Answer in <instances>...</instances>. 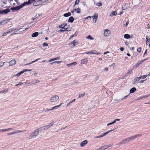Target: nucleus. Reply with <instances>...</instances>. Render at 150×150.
<instances>
[{
	"label": "nucleus",
	"mask_w": 150,
	"mask_h": 150,
	"mask_svg": "<svg viewBox=\"0 0 150 150\" xmlns=\"http://www.w3.org/2000/svg\"><path fill=\"white\" fill-rule=\"evenodd\" d=\"M30 4L29 3V2L28 1V2H24L23 4L21 5V8H22L25 5H27L28 4Z\"/></svg>",
	"instance_id": "obj_23"
},
{
	"label": "nucleus",
	"mask_w": 150,
	"mask_h": 150,
	"mask_svg": "<svg viewBox=\"0 0 150 150\" xmlns=\"http://www.w3.org/2000/svg\"><path fill=\"white\" fill-rule=\"evenodd\" d=\"M74 18L73 17L71 16L69 18L68 22H69L72 23L74 21Z\"/></svg>",
	"instance_id": "obj_29"
},
{
	"label": "nucleus",
	"mask_w": 150,
	"mask_h": 150,
	"mask_svg": "<svg viewBox=\"0 0 150 150\" xmlns=\"http://www.w3.org/2000/svg\"><path fill=\"white\" fill-rule=\"evenodd\" d=\"M147 77V76L146 75H144L142 76H140V77H139V78L140 79H144L146 78Z\"/></svg>",
	"instance_id": "obj_38"
},
{
	"label": "nucleus",
	"mask_w": 150,
	"mask_h": 150,
	"mask_svg": "<svg viewBox=\"0 0 150 150\" xmlns=\"http://www.w3.org/2000/svg\"><path fill=\"white\" fill-rule=\"evenodd\" d=\"M71 15V13L70 12H68V13H66L64 14V16L66 17L70 16Z\"/></svg>",
	"instance_id": "obj_36"
},
{
	"label": "nucleus",
	"mask_w": 150,
	"mask_h": 150,
	"mask_svg": "<svg viewBox=\"0 0 150 150\" xmlns=\"http://www.w3.org/2000/svg\"><path fill=\"white\" fill-rule=\"evenodd\" d=\"M75 100V99H74L72 101L70 102L68 104H67V106H69V105H70V104L74 102Z\"/></svg>",
	"instance_id": "obj_43"
},
{
	"label": "nucleus",
	"mask_w": 150,
	"mask_h": 150,
	"mask_svg": "<svg viewBox=\"0 0 150 150\" xmlns=\"http://www.w3.org/2000/svg\"><path fill=\"white\" fill-rule=\"evenodd\" d=\"M147 49H146L145 50V52L144 53V56L145 54H146L147 53Z\"/></svg>",
	"instance_id": "obj_62"
},
{
	"label": "nucleus",
	"mask_w": 150,
	"mask_h": 150,
	"mask_svg": "<svg viewBox=\"0 0 150 150\" xmlns=\"http://www.w3.org/2000/svg\"><path fill=\"white\" fill-rule=\"evenodd\" d=\"M129 142V139L128 138H127L126 139L122 140L121 142H120L119 144H121L122 143L128 142Z\"/></svg>",
	"instance_id": "obj_14"
},
{
	"label": "nucleus",
	"mask_w": 150,
	"mask_h": 150,
	"mask_svg": "<svg viewBox=\"0 0 150 150\" xmlns=\"http://www.w3.org/2000/svg\"><path fill=\"white\" fill-rule=\"evenodd\" d=\"M43 127L46 128V129L49 128H50L49 127V126L48 125H46L44 126Z\"/></svg>",
	"instance_id": "obj_59"
},
{
	"label": "nucleus",
	"mask_w": 150,
	"mask_h": 150,
	"mask_svg": "<svg viewBox=\"0 0 150 150\" xmlns=\"http://www.w3.org/2000/svg\"><path fill=\"white\" fill-rule=\"evenodd\" d=\"M91 18V16H88L86 17L85 18H84V20H86V19H88L89 18Z\"/></svg>",
	"instance_id": "obj_60"
},
{
	"label": "nucleus",
	"mask_w": 150,
	"mask_h": 150,
	"mask_svg": "<svg viewBox=\"0 0 150 150\" xmlns=\"http://www.w3.org/2000/svg\"><path fill=\"white\" fill-rule=\"evenodd\" d=\"M33 63H34V62H33V61H32V62H30V63H28V64H25V65L26 66V65H30V64Z\"/></svg>",
	"instance_id": "obj_55"
},
{
	"label": "nucleus",
	"mask_w": 150,
	"mask_h": 150,
	"mask_svg": "<svg viewBox=\"0 0 150 150\" xmlns=\"http://www.w3.org/2000/svg\"><path fill=\"white\" fill-rule=\"evenodd\" d=\"M40 81L37 79H35L33 80L32 81L33 84H35L36 83H39Z\"/></svg>",
	"instance_id": "obj_22"
},
{
	"label": "nucleus",
	"mask_w": 150,
	"mask_h": 150,
	"mask_svg": "<svg viewBox=\"0 0 150 150\" xmlns=\"http://www.w3.org/2000/svg\"><path fill=\"white\" fill-rule=\"evenodd\" d=\"M142 135V134H137V135H135V136H136V138H137V137H138L139 136H141Z\"/></svg>",
	"instance_id": "obj_52"
},
{
	"label": "nucleus",
	"mask_w": 150,
	"mask_h": 150,
	"mask_svg": "<svg viewBox=\"0 0 150 150\" xmlns=\"http://www.w3.org/2000/svg\"><path fill=\"white\" fill-rule=\"evenodd\" d=\"M75 62L71 63L70 64H67V66L68 67H69L71 65H74V64H75Z\"/></svg>",
	"instance_id": "obj_44"
},
{
	"label": "nucleus",
	"mask_w": 150,
	"mask_h": 150,
	"mask_svg": "<svg viewBox=\"0 0 150 150\" xmlns=\"http://www.w3.org/2000/svg\"><path fill=\"white\" fill-rule=\"evenodd\" d=\"M98 14L97 13H95L94 15L92 16L93 18V21L94 23H96L97 21V18H98Z\"/></svg>",
	"instance_id": "obj_9"
},
{
	"label": "nucleus",
	"mask_w": 150,
	"mask_h": 150,
	"mask_svg": "<svg viewBox=\"0 0 150 150\" xmlns=\"http://www.w3.org/2000/svg\"><path fill=\"white\" fill-rule=\"evenodd\" d=\"M97 5L99 6H100L102 5V4L101 3V2L98 3L96 4Z\"/></svg>",
	"instance_id": "obj_47"
},
{
	"label": "nucleus",
	"mask_w": 150,
	"mask_h": 150,
	"mask_svg": "<svg viewBox=\"0 0 150 150\" xmlns=\"http://www.w3.org/2000/svg\"><path fill=\"white\" fill-rule=\"evenodd\" d=\"M129 6V5L128 4H125L122 6V10L126 9Z\"/></svg>",
	"instance_id": "obj_17"
},
{
	"label": "nucleus",
	"mask_w": 150,
	"mask_h": 150,
	"mask_svg": "<svg viewBox=\"0 0 150 150\" xmlns=\"http://www.w3.org/2000/svg\"><path fill=\"white\" fill-rule=\"evenodd\" d=\"M67 24H61V25H60L59 26V27L60 28H64V27L65 26H66V25Z\"/></svg>",
	"instance_id": "obj_42"
},
{
	"label": "nucleus",
	"mask_w": 150,
	"mask_h": 150,
	"mask_svg": "<svg viewBox=\"0 0 150 150\" xmlns=\"http://www.w3.org/2000/svg\"><path fill=\"white\" fill-rule=\"evenodd\" d=\"M111 32L108 29H105L104 30V35L105 37H109L110 35Z\"/></svg>",
	"instance_id": "obj_4"
},
{
	"label": "nucleus",
	"mask_w": 150,
	"mask_h": 150,
	"mask_svg": "<svg viewBox=\"0 0 150 150\" xmlns=\"http://www.w3.org/2000/svg\"><path fill=\"white\" fill-rule=\"evenodd\" d=\"M129 24V22L128 21H127L125 24V26L126 27H127L128 25Z\"/></svg>",
	"instance_id": "obj_64"
},
{
	"label": "nucleus",
	"mask_w": 150,
	"mask_h": 150,
	"mask_svg": "<svg viewBox=\"0 0 150 150\" xmlns=\"http://www.w3.org/2000/svg\"><path fill=\"white\" fill-rule=\"evenodd\" d=\"M24 131H25L24 130H23V131H21V130H15V131H14L13 132L10 133H7V134L8 135H12L13 134H15L16 133H20L21 132H23Z\"/></svg>",
	"instance_id": "obj_6"
},
{
	"label": "nucleus",
	"mask_w": 150,
	"mask_h": 150,
	"mask_svg": "<svg viewBox=\"0 0 150 150\" xmlns=\"http://www.w3.org/2000/svg\"><path fill=\"white\" fill-rule=\"evenodd\" d=\"M86 38L87 39H89L91 40H94V38H93L91 35H88V36L86 37Z\"/></svg>",
	"instance_id": "obj_30"
},
{
	"label": "nucleus",
	"mask_w": 150,
	"mask_h": 150,
	"mask_svg": "<svg viewBox=\"0 0 150 150\" xmlns=\"http://www.w3.org/2000/svg\"><path fill=\"white\" fill-rule=\"evenodd\" d=\"M76 11L77 13H79L81 12V10L79 8L76 9Z\"/></svg>",
	"instance_id": "obj_39"
},
{
	"label": "nucleus",
	"mask_w": 150,
	"mask_h": 150,
	"mask_svg": "<svg viewBox=\"0 0 150 150\" xmlns=\"http://www.w3.org/2000/svg\"><path fill=\"white\" fill-rule=\"evenodd\" d=\"M113 130H109L107 131V132L103 133L101 135L99 136H97L95 137V138H100L101 137H103L105 136V135H106L107 134H108L109 132H111Z\"/></svg>",
	"instance_id": "obj_7"
},
{
	"label": "nucleus",
	"mask_w": 150,
	"mask_h": 150,
	"mask_svg": "<svg viewBox=\"0 0 150 150\" xmlns=\"http://www.w3.org/2000/svg\"><path fill=\"white\" fill-rule=\"evenodd\" d=\"M147 96V95H146V96H142L141 97L139 98H138L136 100H139L140 99H143V98H146L147 97H148V96Z\"/></svg>",
	"instance_id": "obj_37"
},
{
	"label": "nucleus",
	"mask_w": 150,
	"mask_h": 150,
	"mask_svg": "<svg viewBox=\"0 0 150 150\" xmlns=\"http://www.w3.org/2000/svg\"><path fill=\"white\" fill-rule=\"evenodd\" d=\"M75 42V40H73V42H72L70 43L69 44V46L71 47H73L74 46Z\"/></svg>",
	"instance_id": "obj_20"
},
{
	"label": "nucleus",
	"mask_w": 150,
	"mask_h": 150,
	"mask_svg": "<svg viewBox=\"0 0 150 150\" xmlns=\"http://www.w3.org/2000/svg\"><path fill=\"white\" fill-rule=\"evenodd\" d=\"M65 31V29H64V28L61 29L59 30L60 32H63Z\"/></svg>",
	"instance_id": "obj_61"
},
{
	"label": "nucleus",
	"mask_w": 150,
	"mask_h": 150,
	"mask_svg": "<svg viewBox=\"0 0 150 150\" xmlns=\"http://www.w3.org/2000/svg\"><path fill=\"white\" fill-rule=\"evenodd\" d=\"M131 138L132 139V140H134V139H135L136 138V137L135 135V136H133L131 137Z\"/></svg>",
	"instance_id": "obj_56"
},
{
	"label": "nucleus",
	"mask_w": 150,
	"mask_h": 150,
	"mask_svg": "<svg viewBox=\"0 0 150 150\" xmlns=\"http://www.w3.org/2000/svg\"><path fill=\"white\" fill-rule=\"evenodd\" d=\"M4 64V63L2 62H0V67L2 66Z\"/></svg>",
	"instance_id": "obj_51"
},
{
	"label": "nucleus",
	"mask_w": 150,
	"mask_h": 150,
	"mask_svg": "<svg viewBox=\"0 0 150 150\" xmlns=\"http://www.w3.org/2000/svg\"><path fill=\"white\" fill-rule=\"evenodd\" d=\"M22 8L21 5L17 6L16 7H14L11 8V9L13 10H15L16 11L19 10L20 9Z\"/></svg>",
	"instance_id": "obj_13"
},
{
	"label": "nucleus",
	"mask_w": 150,
	"mask_h": 150,
	"mask_svg": "<svg viewBox=\"0 0 150 150\" xmlns=\"http://www.w3.org/2000/svg\"><path fill=\"white\" fill-rule=\"evenodd\" d=\"M110 146V145H104L100 147L99 149L97 150H104L108 149V147Z\"/></svg>",
	"instance_id": "obj_10"
},
{
	"label": "nucleus",
	"mask_w": 150,
	"mask_h": 150,
	"mask_svg": "<svg viewBox=\"0 0 150 150\" xmlns=\"http://www.w3.org/2000/svg\"><path fill=\"white\" fill-rule=\"evenodd\" d=\"M124 37L125 38L128 39L130 38V36L129 34H127L124 35Z\"/></svg>",
	"instance_id": "obj_32"
},
{
	"label": "nucleus",
	"mask_w": 150,
	"mask_h": 150,
	"mask_svg": "<svg viewBox=\"0 0 150 150\" xmlns=\"http://www.w3.org/2000/svg\"><path fill=\"white\" fill-rule=\"evenodd\" d=\"M16 63L15 60H13L10 61L9 62V64L10 66L14 65Z\"/></svg>",
	"instance_id": "obj_15"
},
{
	"label": "nucleus",
	"mask_w": 150,
	"mask_h": 150,
	"mask_svg": "<svg viewBox=\"0 0 150 150\" xmlns=\"http://www.w3.org/2000/svg\"><path fill=\"white\" fill-rule=\"evenodd\" d=\"M141 63V61H139L138 62V63L136 64H135V65H134L133 66V68L134 69V68H135L137 67H139V64Z\"/></svg>",
	"instance_id": "obj_21"
},
{
	"label": "nucleus",
	"mask_w": 150,
	"mask_h": 150,
	"mask_svg": "<svg viewBox=\"0 0 150 150\" xmlns=\"http://www.w3.org/2000/svg\"><path fill=\"white\" fill-rule=\"evenodd\" d=\"M7 91H8V90L7 89H5L1 91V93H7Z\"/></svg>",
	"instance_id": "obj_40"
},
{
	"label": "nucleus",
	"mask_w": 150,
	"mask_h": 150,
	"mask_svg": "<svg viewBox=\"0 0 150 150\" xmlns=\"http://www.w3.org/2000/svg\"><path fill=\"white\" fill-rule=\"evenodd\" d=\"M88 62V60L87 58L83 59L81 60V64H86Z\"/></svg>",
	"instance_id": "obj_12"
},
{
	"label": "nucleus",
	"mask_w": 150,
	"mask_h": 150,
	"mask_svg": "<svg viewBox=\"0 0 150 150\" xmlns=\"http://www.w3.org/2000/svg\"><path fill=\"white\" fill-rule=\"evenodd\" d=\"M38 35V32H35L32 34V35L31 36L32 37H35L37 36Z\"/></svg>",
	"instance_id": "obj_28"
},
{
	"label": "nucleus",
	"mask_w": 150,
	"mask_h": 150,
	"mask_svg": "<svg viewBox=\"0 0 150 150\" xmlns=\"http://www.w3.org/2000/svg\"><path fill=\"white\" fill-rule=\"evenodd\" d=\"M42 128V127H40L39 129H36L33 132V134H31L30 135L29 137V139H30L34 137H36L39 134V129H40V131H41L42 130V129H40Z\"/></svg>",
	"instance_id": "obj_1"
},
{
	"label": "nucleus",
	"mask_w": 150,
	"mask_h": 150,
	"mask_svg": "<svg viewBox=\"0 0 150 150\" xmlns=\"http://www.w3.org/2000/svg\"><path fill=\"white\" fill-rule=\"evenodd\" d=\"M48 0H38L37 2L35 1L33 4V5L34 6H36L39 5H40L43 4L44 2L47 1Z\"/></svg>",
	"instance_id": "obj_2"
},
{
	"label": "nucleus",
	"mask_w": 150,
	"mask_h": 150,
	"mask_svg": "<svg viewBox=\"0 0 150 150\" xmlns=\"http://www.w3.org/2000/svg\"><path fill=\"white\" fill-rule=\"evenodd\" d=\"M6 131V129H0V132H4Z\"/></svg>",
	"instance_id": "obj_53"
},
{
	"label": "nucleus",
	"mask_w": 150,
	"mask_h": 150,
	"mask_svg": "<svg viewBox=\"0 0 150 150\" xmlns=\"http://www.w3.org/2000/svg\"><path fill=\"white\" fill-rule=\"evenodd\" d=\"M16 30V29H10L7 30L6 32H7V33H8H8H11L13 30Z\"/></svg>",
	"instance_id": "obj_35"
},
{
	"label": "nucleus",
	"mask_w": 150,
	"mask_h": 150,
	"mask_svg": "<svg viewBox=\"0 0 150 150\" xmlns=\"http://www.w3.org/2000/svg\"><path fill=\"white\" fill-rule=\"evenodd\" d=\"M64 29H65V30L67 31H69L71 30V28H64Z\"/></svg>",
	"instance_id": "obj_49"
},
{
	"label": "nucleus",
	"mask_w": 150,
	"mask_h": 150,
	"mask_svg": "<svg viewBox=\"0 0 150 150\" xmlns=\"http://www.w3.org/2000/svg\"><path fill=\"white\" fill-rule=\"evenodd\" d=\"M31 71V70L25 69L24 70L18 73L15 75L14 76H20L21 74L23 73L25 71Z\"/></svg>",
	"instance_id": "obj_11"
},
{
	"label": "nucleus",
	"mask_w": 150,
	"mask_h": 150,
	"mask_svg": "<svg viewBox=\"0 0 150 150\" xmlns=\"http://www.w3.org/2000/svg\"><path fill=\"white\" fill-rule=\"evenodd\" d=\"M88 143V141L87 140H85L81 142L80 144V146L81 147L84 146L86 144Z\"/></svg>",
	"instance_id": "obj_16"
},
{
	"label": "nucleus",
	"mask_w": 150,
	"mask_h": 150,
	"mask_svg": "<svg viewBox=\"0 0 150 150\" xmlns=\"http://www.w3.org/2000/svg\"><path fill=\"white\" fill-rule=\"evenodd\" d=\"M132 72V69H129L128 70V71L126 74L125 76H128L129 75L131 74V73Z\"/></svg>",
	"instance_id": "obj_27"
},
{
	"label": "nucleus",
	"mask_w": 150,
	"mask_h": 150,
	"mask_svg": "<svg viewBox=\"0 0 150 150\" xmlns=\"http://www.w3.org/2000/svg\"><path fill=\"white\" fill-rule=\"evenodd\" d=\"M149 39L150 38L148 36H146V45H147V43L149 42Z\"/></svg>",
	"instance_id": "obj_31"
},
{
	"label": "nucleus",
	"mask_w": 150,
	"mask_h": 150,
	"mask_svg": "<svg viewBox=\"0 0 150 150\" xmlns=\"http://www.w3.org/2000/svg\"><path fill=\"white\" fill-rule=\"evenodd\" d=\"M113 130H109L107 131V132L103 133L101 135L99 136H97L95 137V138H100L101 137H103L105 136V135H106L107 134H108L109 132H111Z\"/></svg>",
	"instance_id": "obj_8"
},
{
	"label": "nucleus",
	"mask_w": 150,
	"mask_h": 150,
	"mask_svg": "<svg viewBox=\"0 0 150 150\" xmlns=\"http://www.w3.org/2000/svg\"><path fill=\"white\" fill-rule=\"evenodd\" d=\"M80 0H76V5L78 4Z\"/></svg>",
	"instance_id": "obj_57"
},
{
	"label": "nucleus",
	"mask_w": 150,
	"mask_h": 150,
	"mask_svg": "<svg viewBox=\"0 0 150 150\" xmlns=\"http://www.w3.org/2000/svg\"><path fill=\"white\" fill-rule=\"evenodd\" d=\"M10 11V10L9 9H6L2 11L3 14H6Z\"/></svg>",
	"instance_id": "obj_18"
},
{
	"label": "nucleus",
	"mask_w": 150,
	"mask_h": 150,
	"mask_svg": "<svg viewBox=\"0 0 150 150\" xmlns=\"http://www.w3.org/2000/svg\"><path fill=\"white\" fill-rule=\"evenodd\" d=\"M59 99V97L58 95H55L53 96L50 99L51 102H55Z\"/></svg>",
	"instance_id": "obj_3"
},
{
	"label": "nucleus",
	"mask_w": 150,
	"mask_h": 150,
	"mask_svg": "<svg viewBox=\"0 0 150 150\" xmlns=\"http://www.w3.org/2000/svg\"><path fill=\"white\" fill-rule=\"evenodd\" d=\"M136 90V88L135 87H133L131 88L130 90V93H134Z\"/></svg>",
	"instance_id": "obj_26"
},
{
	"label": "nucleus",
	"mask_w": 150,
	"mask_h": 150,
	"mask_svg": "<svg viewBox=\"0 0 150 150\" xmlns=\"http://www.w3.org/2000/svg\"><path fill=\"white\" fill-rule=\"evenodd\" d=\"M60 59V57H58L56 58L52 59H51L50 60H49V62H51L53 61L54 60L59 59Z\"/></svg>",
	"instance_id": "obj_25"
},
{
	"label": "nucleus",
	"mask_w": 150,
	"mask_h": 150,
	"mask_svg": "<svg viewBox=\"0 0 150 150\" xmlns=\"http://www.w3.org/2000/svg\"><path fill=\"white\" fill-rule=\"evenodd\" d=\"M61 61H55L51 63L50 64L51 65H53L54 64H60L61 63Z\"/></svg>",
	"instance_id": "obj_33"
},
{
	"label": "nucleus",
	"mask_w": 150,
	"mask_h": 150,
	"mask_svg": "<svg viewBox=\"0 0 150 150\" xmlns=\"http://www.w3.org/2000/svg\"><path fill=\"white\" fill-rule=\"evenodd\" d=\"M104 71H108V68H107V67H106V68H105L104 69Z\"/></svg>",
	"instance_id": "obj_63"
},
{
	"label": "nucleus",
	"mask_w": 150,
	"mask_h": 150,
	"mask_svg": "<svg viewBox=\"0 0 150 150\" xmlns=\"http://www.w3.org/2000/svg\"><path fill=\"white\" fill-rule=\"evenodd\" d=\"M85 54H100V53H97L96 50H94L92 51L87 52L85 53Z\"/></svg>",
	"instance_id": "obj_5"
},
{
	"label": "nucleus",
	"mask_w": 150,
	"mask_h": 150,
	"mask_svg": "<svg viewBox=\"0 0 150 150\" xmlns=\"http://www.w3.org/2000/svg\"><path fill=\"white\" fill-rule=\"evenodd\" d=\"M35 0H28V1L30 4L32 3L33 1H34Z\"/></svg>",
	"instance_id": "obj_54"
},
{
	"label": "nucleus",
	"mask_w": 150,
	"mask_h": 150,
	"mask_svg": "<svg viewBox=\"0 0 150 150\" xmlns=\"http://www.w3.org/2000/svg\"><path fill=\"white\" fill-rule=\"evenodd\" d=\"M117 14V12L115 11H114L111 12V14L110 15V16L112 17L113 16H116Z\"/></svg>",
	"instance_id": "obj_24"
},
{
	"label": "nucleus",
	"mask_w": 150,
	"mask_h": 150,
	"mask_svg": "<svg viewBox=\"0 0 150 150\" xmlns=\"http://www.w3.org/2000/svg\"><path fill=\"white\" fill-rule=\"evenodd\" d=\"M54 123V122L53 121H52L48 125L49 126L50 128L52 126Z\"/></svg>",
	"instance_id": "obj_41"
},
{
	"label": "nucleus",
	"mask_w": 150,
	"mask_h": 150,
	"mask_svg": "<svg viewBox=\"0 0 150 150\" xmlns=\"http://www.w3.org/2000/svg\"><path fill=\"white\" fill-rule=\"evenodd\" d=\"M8 33H7V32L6 31V32H4V33H3V35H2V36H5Z\"/></svg>",
	"instance_id": "obj_58"
},
{
	"label": "nucleus",
	"mask_w": 150,
	"mask_h": 150,
	"mask_svg": "<svg viewBox=\"0 0 150 150\" xmlns=\"http://www.w3.org/2000/svg\"><path fill=\"white\" fill-rule=\"evenodd\" d=\"M43 47H45V46H48V44L46 42H44L43 43L42 45Z\"/></svg>",
	"instance_id": "obj_46"
},
{
	"label": "nucleus",
	"mask_w": 150,
	"mask_h": 150,
	"mask_svg": "<svg viewBox=\"0 0 150 150\" xmlns=\"http://www.w3.org/2000/svg\"><path fill=\"white\" fill-rule=\"evenodd\" d=\"M140 80L139 77L135 78L132 81V83L133 84H135Z\"/></svg>",
	"instance_id": "obj_19"
},
{
	"label": "nucleus",
	"mask_w": 150,
	"mask_h": 150,
	"mask_svg": "<svg viewBox=\"0 0 150 150\" xmlns=\"http://www.w3.org/2000/svg\"><path fill=\"white\" fill-rule=\"evenodd\" d=\"M62 104V103L60 105L56 106L54 107V108L55 109H57Z\"/></svg>",
	"instance_id": "obj_45"
},
{
	"label": "nucleus",
	"mask_w": 150,
	"mask_h": 150,
	"mask_svg": "<svg viewBox=\"0 0 150 150\" xmlns=\"http://www.w3.org/2000/svg\"><path fill=\"white\" fill-rule=\"evenodd\" d=\"M99 76H97L94 79L95 81L96 82L99 79Z\"/></svg>",
	"instance_id": "obj_48"
},
{
	"label": "nucleus",
	"mask_w": 150,
	"mask_h": 150,
	"mask_svg": "<svg viewBox=\"0 0 150 150\" xmlns=\"http://www.w3.org/2000/svg\"><path fill=\"white\" fill-rule=\"evenodd\" d=\"M141 47H140L137 49V51L138 52H140L141 51Z\"/></svg>",
	"instance_id": "obj_50"
},
{
	"label": "nucleus",
	"mask_w": 150,
	"mask_h": 150,
	"mask_svg": "<svg viewBox=\"0 0 150 150\" xmlns=\"http://www.w3.org/2000/svg\"><path fill=\"white\" fill-rule=\"evenodd\" d=\"M8 21L7 20H4L0 22V25H3L5 24Z\"/></svg>",
	"instance_id": "obj_34"
}]
</instances>
